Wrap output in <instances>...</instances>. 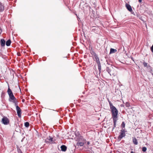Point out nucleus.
<instances>
[{"instance_id":"nucleus-1","label":"nucleus","mask_w":153,"mask_h":153,"mask_svg":"<svg viewBox=\"0 0 153 153\" xmlns=\"http://www.w3.org/2000/svg\"><path fill=\"white\" fill-rule=\"evenodd\" d=\"M108 100L109 102L110 108L111 110L112 118H118V111L117 110L113 105L112 103L110 101H109L108 99Z\"/></svg>"},{"instance_id":"nucleus-2","label":"nucleus","mask_w":153,"mask_h":153,"mask_svg":"<svg viewBox=\"0 0 153 153\" xmlns=\"http://www.w3.org/2000/svg\"><path fill=\"white\" fill-rule=\"evenodd\" d=\"M7 92L9 96L10 101L12 102V101H13L14 100H16V99L14 96L12 92V91L11 90L10 88H8Z\"/></svg>"},{"instance_id":"nucleus-3","label":"nucleus","mask_w":153,"mask_h":153,"mask_svg":"<svg viewBox=\"0 0 153 153\" xmlns=\"http://www.w3.org/2000/svg\"><path fill=\"white\" fill-rule=\"evenodd\" d=\"M106 62H107V65H107L106 71L108 72V74L111 75V74H113L111 71V69L112 68V65L111 64H110L109 63H108L107 60L106 61Z\"/></svg>"},{"instance_id":"nucleus-4","label":"nucleus","mask_w":153,"mask_h":153,"mask_svg":"<svg viewBox=\"0 0 153 153\" xmlns=\"http://www.w3.org/2000/svg\"><path fill=\"white\" fill-rule=\"evenodd\" d=\"M84 139L82 137L78 140L77 142L76 143V145L79 146H82L84 145Z\"/></svg>"},{"instance_id":"nucleus-5","label":"nucleus","mask_w":153,"mask_h":153,"mask_svg":"<svg viewBox=\"0 0 153 153\" xmlns=\"http://www.w3.org/2000/svg\"><path fill=\"white\" fill-rule=\"evenodd\" d=\"M120 135L118 137V138L120 140L123 137H125L126 135L125 131L124 129H122L120 132Z\"/></svg>"},{"instance_id":"nucleus-6","label":"nucleus","mask_w":153,"mask_h":153,"mask_svg":"<svg viewBox=\"0 0 153 153\" xmlns=\"http://www.w3.org/2000/svg\"><path fill=\"white\" fill-rule=\"evenodd\" d=\"M16 110L18 116L19 117H21L22 114L21 110L18 105H16Z\"/></svg>"},{"instance_id":"nucleus-7","label":"nucleus","mask_w":153,"mask_h":153,"mask_svg":"<svg viewBox=\"0 0 153 153\" xmlns=\"http://www.w3.org/2000/svg\"><path fill=\"white\" fill-rule=\"evenodd\" d=\"M95 60H96L97 63L98 64V69H99V71H100V70L101 69L100 63V62L98 56L97 55L95 56Z\"/></svg>"},{"instance_id":"nucleus-8","label":"nucleus","mask_w":153,"mask_h":153,"mask_svg":"<svg viewBox=\"0 0 153 153\" xmlns=\"http://www.w3.org/2000/svg\"><path fill=\"white\" fill-rule=\"evenodd\" d=\"M2 122L4 124L7 125L9 123V120L7 117H4L2 119Z\"/></svg>"},{"instance_id":"nucleus-9","label":"nucleus","mask_w":153,"mask_h":153,"mask_svg":"<svg viewBox=\"0 0 153 153\" xmlns=\"http://www.w3.org/2000/svg\"><path fill=\"white\" fill-rule=\"evenodd\" d=\"M112 119L113 120L114 123V126L112 128V130H113L116 126V122L117 120H118V119L113 118H112Z\"/></svg>"},{"instance_id":"nucleus-10","label":"nucleus","mask_w":153,"mask_h":153,"mask_svg":"<svg viewBox=\"0 0 153 153\" xmlns=\"http://www.w3.org/2000/svg\"><path fill=\"white\" fill-rule=\"evenodd\" d=\"M61 150L62 151L65 152L67 150L66 146L64 145H62L61 146Z\"/></svg>"},{"instance_id":"nucleus-11","label":"nucleus","mask_w":153,"mask_h":153,"mask_svg":"<svg viewBox=\"0 0 153 153\" xmlns=\"http://www.w3.org/2000/svg\"><path fill=\"white\" fill-rule=\"evenodd\" d=\"M1 46H4L5 45V41L4 39H1Z\"/></svg>"},{"instance_id":"nucleus-12","label":"nucleus","mask_w":153,"mask_h":153,"mask_svg":"<svg viewBox=\"0 0 153 153\" xmlns=\"http://www.w3.org/2000/svg\"><path fill=\"white\" fill-rule=\"evenodd\" d=\"M117 51V50L111 48L109 54L113 53Z\"/></svg>"},{"instance_id":"nucleus-13","label":"nucleus","mask_w":153,"mask_h":153,"mask_svg":"<svg viewBox=\"0 0 153 153\" xmlns=\"http://www.w3.org/2000/svg\"><path fill=\"white\" fill-rule=\"evenodd\" d=\"M133 142L135 145H137L138 144L137 140L135 138H133Z\"/></svg>"},{"instance_id":"nucleus-14","label":"nucleus","mask_w":153,"mask_h":153,"mask_svg":"<svg viewBox=\"0 0 153 153\" xmlns=\"http://www.w3.org/2000/svg\"><path fill=\"white\" fill-rule=\"evenodd\" d=\"M126 6L127 10H132L131 6L128 4L126 3Z\"/></svg>"},{"instance_id":"nucleus-15","label":"nucleus","mask_w":153,"mask_h":153,"mask_svg":"<svg viewBox=\"0 0 153 153\" xmlns=\"http://www.w3.org/2000/svg\"><path fill=\"white\" fill-rule=\"evenodd\" d=\"M11 41L10 40H8L6 42V45L7 46H9L11 44Z\"/></svg>"},{"instance_id":"nucleus-16","label":"nucleus","mask_w":153,"mask_h":153,"mask_svg":"<svg viewBox=\"0 0 153 153\" xmlns=\"http://www.w3.org/2000/svg\"><path fill=\"white\" fill-rule=\"evenodd\" d=\"M25 126L26 127H28L29 126V123L28 122H26L25 123Z\"/></svg>"},{"instance_id":"nucleus-17","label":"nucleus","mask_w":153,"mask_h":153,"mask_svg":"<svg viewBox=\"0 0 153 153\" xmlns=\"http://www.w3.org/2000/svg\"><path fill=\"white\" fill-rule=\"evenodd\" d=\"M12 102H13L14 104H15V105L16 107V105H18V103H17V101H16V100H14L13 101H12Z\"/></svg>"},{"instance_id":"nucleus-18","label":"nucleus","mask_w":153,"mask_h":153,"mask_svg":"<svg viewBox=\"0 0 153 153\" xmlns=\"http://www.w3.org/2000/svg\"><path fill=\"white\" fill-rule=\"evenodd\" d=\"M4 6L0 2V10H3L4 9Z\"/></svg>"},{"instance_id":"nucleus-19","label":"nucleus","mask_w":153,"mask_h":153,"mask_svg":"<svg viewBox=\"0 0 153 153\" xmlns=\"http://www.w3.org/2000/svg\"><path fill=\"white\" fill-rule=\"evenodd\" d=\"M143 65L144 67H147V68H148L149 67H150V66H147V63L145 62L143 63Z\"/></svg>"},{"instance_id":"nucleus-20","label":"nucleus","mask_w":153,"mask_h":153,"mask_svg":"<svg viewBox=\"0 0 153 153\" xmlns=\"http://www.w3.org/2000/svg\"><path fill=\"white\" fill-rule=\"evenodd\" d=\"M47 139L50 141H52L53 140V138L50 137H49L47 138Z\"/></svg>"},{"instance_id":"nucleus-21","label":"nucleus","mask_w":153,"mask_h":153,"mask_svg":"<svg viewBox=\"0 0 153 153\" xmlns=\"http://www.w3.org/2000/svg\"><path fill=\"white\" fill-rule=\"evenodd\" d=\"M142 151L143 152H145L146 150H147V149L146 148V147H143L142 148Z\"/></svg>"},{"instance_id":"nucleus-22","label":"nucleus","mask_w":153,"mask_h":153,"mask_svg":"<svg viewBox=\"0 0 153 153\" xmlns=\"http://www.w3.org/2000/svg\"><path fill=\"white\" fill-rule=\"evenodd\" d=\"M126 105L127 107H129L130 106L129 103L128 102L126 103Z\"/></svg>"},{"instance_id":"nucleus-23","label":"nucleus","mask_w":153,"mask_h":153,"mask_svg":"<svg viewBox=\"0 0 153 153\" xmlns=\"http://www.w3.org/2000/svg\"><path fill=\"white\" fill-rule=\"evenodd\" d=\"M17 151L19 153H22V151L20 149L18 148L17 149Z\"/></svg>"},{"instance_id":"nucleus-24","label":"nucleus","mask_w":153,"mask_h":153,"mask_svg":"<svg viewBox=\"0 0 153 153\" xmlns=\"http://www.w3.org/2000/svg\"><path fill=\"white\" fill-rule=\"evenodd\" d=\"M125 123L124 122H123L121 124V126L123 128L125 127Z\"/></svg>"},{"instance_id":"nucleus-25","label":"nucleus","mask_w":153,"mask_h":153,"mask_svg":"<svg viewBox=\"0 0 153 153\" xmlns=\"http://www.w3.org/2000/svg\"><path fill=\"white\" fill-rule=\"evenodd\" d=\"M132 14H133L134 15H135V14L134 13V12L133 11V10H128Z\"/></svg>"},{"instance_id":"nucleus-26","label":"nucleus","mask_w":153,"mask_h":153,"mask_svg":"<svg viewBox=\"0 0 153 153\" xmlns=\"http://www.w3.org/2000/svg\"><path fill=\"white\" fill-rule=\"evenodd\" d=\"M150 50L153 53V45L151 47Z\"/></svg>"},{"instance_id":"nucleus-27","label":"nucleus","mask_w":153,"mask_h":153,"mask_svg":"<svg viewBox=\"0 0 153 153\" xmlns=\"http://www.w3.org/2000/svg\"><path fill=\"white\" fill-rule=\"evenodd\" d=\"M87 144L88 145H89L90 144V142H87Z\"/></svg>"},{"instance_id":"nucleus-28","label":"nucleus","mask_w":153,"mask_h":153,"mask_svg":"<svg viewBox=\"0 0 153 153\" xmlns=\"http://www.w3.org/2000/svg\"><path fill=\"white\" fill-rule=\"evenodd\" d=\"M142 0H139V2H141Z\"/></svg>"},{"instance_id":"nucleus-29","label":"nucleus","mask_w":153,"mask_h":153,"mask_svg":"<svg viewBox=\"0 0 153 153\" xmlns=\"http://www.w3.org/2000/svg\"><path fill=\"white\" fill-rule=\"evenodd\" d=\"M131 153H134V152H133V151H131Z\"/></svg>"},{"instance_id":"nucleus-30","label":"nucleus","mask_w":153,"mask_h":153,"mask_svg":"<svg viewBox=\"0 0 153 153\" xmlns=\"http://www.w3.org/2000/svg\"><path fill=\"white\" fill-rule=\"evenodd\" d=\"M24 101V100H22V102H23Z\"/></svg>"},{"instance_id":"nucleus-31","label":"nucleus","mask_w":153,"mask_h":153,"mask_svg":"<svg viewBox=\"0 0 153 153\" xmlns=\"http://www.w3.org/2000/svg\"><path fill=\"white\" fill-rule=\"evenodd\" d=\"M79 19V18H78V21H79V19Z\"/></svg>"},{"instance_id":"nucleus-32","label":"nucleus","mask_w":153,"mask_h":153,"mask_svg":"<svg viewBox=\"0 0 153 153\" xmlns=\"http://www.w3.org/2000/svg\"><path fill=\"white\" fill-rule=\"evenodd\" d=\"M152 76H153V74H152Z\"/></svg>"},{"instance_id":"nucleus-33","label":"nucleus","mask_w":153,"mask_h":153,"mask_svg":"<svg viewBox=\"0 0 153 153\" xmlns=\"http://www.w3.org/2000/svg\"><path fill=\"white\" fill-rule=\"evenodd\" d=\"M93 13H94V11H93Z\"/></svg>"},{"instance_id":"nucleus-34","label":"nucleus","mask_w":153,"mask_h":153,"mask_svg":"<svg viewBox=\"0 0 153 153\" xmlns=\"http://www.w3.org/2000/svg\"><path fill=\"white\" fill-rule=\"evenodd\" d=\"M76 16H77V15L76 14Z\"/></svg>"}]
</instances>
